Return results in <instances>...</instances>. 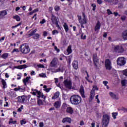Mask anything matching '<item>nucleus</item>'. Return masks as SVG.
Segmentation results:
<instances>
[{"label":"nucleus","mask_w":127,"mask_h":127,"mask_svg":"<svg viewBox=\"0 0 127 127\" xmlns=\"http://www.w3.org/2000/svg\"><path fill=\"white\" fill-rule=\"evenodd\" d=\"M70 102L71 105L77 106V105L81 104V102H82V98L79 95H73L70 97Z\"/></svg>","instance_id":"1"},{"label":"nucleus","mask_w":127,"mask_h":127,"mask_svg":"<svg viewBox=\"0 0 127 127\" xmlns=\"http://www.w3.org/2000/svg\"><path fill=\"white\" fill-rule=\"evenodd\" d=\"M20 51L22 54H28L30 52V48L27 44H23L20 46Z\"/></svg>","instance_id":"2"},{"label":"nucleus","mask_w":127,"mask_h":127,"mask_svg":"<svg viewBox=\"0 0 127 127\" xmlns=\"http://www.w3.org/2000/svg\"><path fill=\"white\" fill-rule=\"evenodd\" d=\"M78 21L79 23H80L81 27L82 28H84L85 27L84 26V24H86L87 23V18H86V15L85 14V13L82 12V16L78 15H77Z\"/></svg>","instance_id":"3"},{"label":"nucleus","mask_w":127,"mask_h":127,"mask_svg":"<svg viewBox=\"0 0 127 127\" xmlns=\"http://www.w3.org/2000/svg\"><path fill=\"white\" fill-rule=\"evenodd\" d=\"M103 125L105 127H107L110 124V116L108 114L103 115L102 119Z\"/></svg>","instance_id":"4"},{"label":"nucleus","mask_w":127,"mask_h":127,"mask_svg":"<svg viewBox=\"0 0 127 127\" xmlns=\"http://www.w3.org/2000/svg\"><path fill=\"white\" fill-rule=\"evenodd\" d=\"M93 61L96 69H100V67H99V65H100V60L99 58H98L97 54H94L93 55Z\"/></svg>","instance_id":"5"},{"label":"nucleus","mask_w":127,"mask_h":127,"mask_svg":"<svg viewBox=\"0 0 127 127\" xmlns=\"http://www.w3.org/2000/svg\"><path fill=\"white\" fill-rule=\"evenodd\" d=\"M126 63L127 61H126L124 57H119L117 60V64L119 66H125Z\"/></svg>","instance_id":"6"},{"label":"nucleus","mask_w":127,"mask_h":127,"mask_svg":"<svg viewBox=\"0 0 127 127\" xmlns=\"http://www.w3.org/2000/svg\"><path fill=\"white\" fill-rule=\"evenodd\" d=\"M105 66L106 70H109V71L112 69L113 66H112V61L109 59L105 60Z\"/></svg>","instance_id":"7"},{"label":"nucleus","mask_w":127,"mask_h":127,"mask_svg":"<svg viewBox=\"0 0 127 127\" xmlns=\"http://www.w3.org/2000/svg\"><path fill=\"white\" fill-rule=\"evenodd\" d=\"M114 51L115 52H118V53H124L125 49L124 48V46L122 45H116L114 47Z\"/></svg>","instance_id":"8"},{"label":"nucleus","mask_w":127,"mask_h":127,"mask_svg":"<svg viewBox=\"0 0 127 127\" xmlns=\"http://www.w3.org/2000/svg\"><path fill=\"white\" fill-rule=\"evenodd\" d=\"M96 95V90L95 89L92 88L90 94L89 102L91 103L94 100L95 98V95Z\"/></svg>","instance_id":"9"},{"label":"nucleus","mask_w":127,"mask_h":127,"mask_svg":"<svg viewBox=\"0 0 127 127\" xmlns=\"http://www.w3.org/2000/svg\"><path fill=\"white\" fill-rule=\"evenodd\" d=\"M31 91H32V94L33 95V96H36V94H37V97L38 98V99L41 98V94L42 93H41V92H40V91H38L37 89H34L33 88H32L31 89ZM33 91L34 92H33Z\"/></svg>","instance_id":"10"},{"label":"nucleus","mask_w":127,"mask_h":127,"mask_svg":"<svg viewBox=\"0 0 127 127\" xmlns=\"http://www.w3.org/2000/svg\"><path fill=\"white\" fill-rule=\"evenodd\" d=\"M64 84L65 88H67V89H72V82L71 81H68L66 79L64 80Z\"/></svg>","instance_id":"11"},{"label":"nucleus","mask_w":127,"mask_h":127,"mask_svg":"<svg viewBox=\"0 0 127 127\" xmlns=\"http://www.w3.org/2000/svg\"><path fill=\"white\" fill-rule=\"evenodd\" d=\"M101 29V22L100 21H98L95 27H94V30L97 33H99V32L100 31V29Z\"/></svg>","instance_id":"12"},{"label":"nucleus","mask_w":127,"mask_h":127,"mask_svg":"<svg viewBox=\"0 0 127 127\" xmlns=\"http://www.w3.org/2000/svg\"><path fill=\"white\" fill-rule=\"evenodd\" d=\"M79 92L82 98L85 99V98H86V96H85V89H84V87L83 86V85L80 86V88L79 89Z\"/></svg>","instance_id":"13"},{"label":"nucleus","mask_w":127,"mask_h":127,"mask_svg":"<svg viewBox=\"0 0 127 127\" xmlns=\"http://www.w3.org/2000/svg\"><path fill=\"white\" fill-rule=\"evenodd\" d=\"M72 122V119L69 117H65L63 118L62 123L63 124H65V123H67L68 124H71Z\"/></svg>","instance_id":"14"},{"label":"nucleus","mask_w":127,"mask_h":127,"mask_svg":"<svg viewBox=\"0 0 127 127\" xmlns=\"http://www.w3.org/2000/svg\"><path fill=\"white\" fill-rule=\"evenodd\" d=\"M25 98H26V97L24 95L18 96L17 97L18 102L23 104V103H24V101H25Z\"/></svg>","instance_id":"15"},{"label":"nucleus","mask_w":127,"mask_h":127,"mask_svg":"<svg viewBox=\"0 0 127 127\" xmlns=\"http://www.w3.org/2000/svg\"><path fill=\"white\" fill-rule=\"evenodd\" d=\"M72 65L75 70H78L79 68V64L78 61H73L72 63Z\"/></svg>","instance_id":"16"},{"label":"nucleus","mask_w":127,"mask_h":127,"mask_svg":"<svg viewBox=\"0 0 127 127\" xmlns=\"http://www.w3.org/2000/svg\"><path fill=\"white\" fill-rule=\"evenodd\" d=\"M66 113L69 115H73V114H74V109L71 107H67L66 109Z\"/></svg>","instance_id":"17"},{"label":"nucleus","mask_w":127,"mask_h":127,"mask_svg":"<svg viewBox=\"0 0 127 127\" xmlns=\"http://www.w3.org/2000/svg\"><path fill=\"white\" fill-rule=\"evenodd\" d=\"M5 15H7V12L5 10L0 11V18L2 19L5 17Z\"/></svg>","instance_id":"18"},{"label":"nucleus","mask_w":127,"mask_h":127,"mask_svg":"<svg viewBox=\"0 0 127 127\" xmlns=\"http://www.w3.org/2000/svg\"><path fill=\"white\" fill-rule=\"evenodd\" d=\"M51 19L52 20V23H53V24H55V23L58 22V20H57V17H56V16H55L53 14H52Z\"/></svg>","instance_id":"19"},{"label":"nucleus","mask_w":127,"mask_h":127,"mask_svg":"<svg viewBox=\"0 0 127 127\" xmlns=\"http://www.w3.org/2000/svg\"><path fill=\"white\" fill-rule=\"evenodd\" d=\"M64 70H65V68H64V66L61 65L58 69H56L55 71H54V73H57L58 72H62L63 73Z\"/></svg>","instance_id":"20"},{"label":"nucleus","mask_w":127,"mask_h":127,"mask_svg":"<svg viewBox=\"0 0 127 127\" xmlns=\"http://www.w3.org/2000/svg\"><path fill=\"white\" fill-rule=\"evenodd\" d=\"M14 68L15 69H19V70H22V69H25V68H27V65H26V64L20 65L18 66H15Z\"/></svg>","instance_id":"21"},{"label":"nucleus","mask_w":127,"mask_h":127,"mask_svg":"<svg viewBox=\"0 0 127 127\" xmlns=\"http://www.w3.org/2000/svg\"><path fill=\"white\" fill-rule=\"evenodd\" d=\"M30 76H27L25 78L23 79V83L26 87H27V83H28V81H29V79H30Z\"/></svg>","instance_id":"22"},{"label":"nucleus","mask_w":127,"mask_h":127,"mask_svg":"<svg viewBox=\"0 0 127 127\" xmlns=\"http://www.w3.org/2000/svg\"><path fill=\"white\" fill-rule=\"evenodd\" d=\"M60 95V92L59 91H57L54 94V96L52 97V100H55V99H58L59 98V96Z\"/></svg>","instance_id":"23"},{"label":"nucleus","mask_w":127,"mask_h":127,"mask_svg":"<svg viewBox=\"0 0 127 127\" xmlns=\"http://www.w3.org/2000/svg\"><path fill=\"white\" fill-rule=\"evenodd\" d=\"M109 95L114 100H119V97H117V95L114 93L110 92Z\"/></svg>","instance_id":"24"},{"label":"nucleus","mask_w":127,"mask_h":127,"mask_svg":"<svg viewBox=\"0 0 127 127\" xmlns=\"http://www.w3.org/2000/svg\"><path fill=\"white\" fill-rule=\"evenodd\" d=\"M51 64H52V67H55L57 65V63L56 62V58H54L52 62H51Z\"/></svg>","instance_id":"25"},{"label":"nucleus","mask_w":127,"mask_h":127,"mask_svg":"<svg viewBox=\"0 0 127 127\" xmlns=\"http://www.w3.org/2000/svg\"><path fill=\"white\" fill-rule=\"evenodd\" d=\"M122 37L124 40H127V30L123 32Z\"/></svg>","instance_id":"26"},{"label":"nucleus","mask_w":127,"mask_h":127,"mask_svg":"<svg viewBox=\"0 0 127 127\" xmlns=\"http://www.w3.org/2000/svg\"><path fill=\"white\" fill-rule=\"evenodd\" d=\"M37 105L38 106H42L44 105V100L40 99V98H38L37 99Z\"/></svg>","instance_id":"27"},{"label":"nucleus","mask_w":127,"mask_h":127,"mask_svg":"<svg viewBox=\"0 0 127 127\" xmlns=\"http://www.w3.org/2000/svg\"><path fill=\"white\" fill-rule=\"evenodd\" d=\"M61 106V103H60V101H58L55 102L54 107H55L56 109H59Z\"/></svg>","instance_id":"28"},{"label":"nucleus","mask_w":127,"mask_h":127,"mask_svg":"<svg viewBox=\"0 0 127 127\" xmlns=\"http://www.w3.org/2000/svg\"><path fill=\"white\" fill-rule=\"evenodd\" d=\"M63 27L65 32H67L68 31H69V26H68V25H67L66 23H64Z\"/></svg>","instance_id":"29"},{"label":"nucleus","mask_w":127,"mask_h":127,"mask_svg":"<svg viewBox=\"0 0 127 127\" xmlns=\"http://www.w3.org/2000/svg\"><path fill=\"white\" fill-rule=\"evenodd\" d=\"M13 119L12 118H10L9 119V121L8 122V124L9 125H15L17 122L16 121H13Z\"/></svg>","instance_id":"30"},{"label":"nucleus","mask_w":127,"mask_h":127,"mask_svg":"<svg viewBox=\"0 0 127 127\" xmlns=\"http://www.w3.org/2000/svg\"><path fill=\"white\" fill-rule=\"evenodd\" d=\"M66 51H67V55H69V54H71V53H72V48H71V46H69L67 47Z\"/></svg>","instance_id":"31"},{"label":"nucleus","mask_w":127,"mask_h":127,"mask_svg":"<svg viewBox=\"0 0 127 127\" xmlns=\"http://www.w3.org/2000/svg\"><path fill=\"white\" fill-rule=\"evenodd\" d=\"M1 83L3 86V89H5V88H7V86L6 85V82H5V80H4V79L1 80Z\"/></svg>","instance_id":"32"},{"label":"nucleus","mask_w":127,"mask_h":127,"mask_svg":"<svg viewBox=\"0 0 127 127\" xmlns=\"http://www.w3.org/2000/svg\"><path fill=\"white\" fill-rule=\"evenodd\" d=\"M119 0H112L111 2H110V4L113 5V4H114V5H116V4H118L119 3Z\"/></svg>","instance_id":"33"},{"label":"nucleus","mask_w":127,"mask_h":127,"mask_svg":"<svg viewBox=\"0 0 127 127\" xmlns=\"http://www.w3.org/2000/svg\"><path fill=\"white\" fill-rule=\"evenodd\" d=\"M40 38V35H39L38 33L35 34L34 36L33 37V39H35L36 40H37V39H39Z\"/></svg>","instance_id":"34"},{"label":"nucleus","mask_w":127,"mask_h":127,"mask_svg":"<svg viewBox=\"0 0 127 127\" xmlns=\"http://www.w3.org/2000/svg\"><path fill=\"white\" fill-rule=\"evenodd\" d=\"M95 116L97 118H101V117H102V114L100 113L99 110H97L95 112Z\"/></svg>","instance_id":"35"},{"label":"nucleus","mask_w":127,"mask_h":127,"mask_svg":"<svg viewBox=\"0 0 127 127\" xmlns=\"http://www.w3.org/2000/svg\"><path fill=\"white\" fill-rule=\"evenodd\" d=\"M31 104L32 105V106H35V105H36V99L32 98L31 99Z\"/></svg>","instance_id":"36"},{"label":"nucleus","mask_w":127,"mask_h":127,"mask_svg":"<svg viewBox=\"0 0 127 127\" xmlns=\"http://www.w3.org/2000/svg\"><path fill=\"white\" fill-rule=\"evenodd\" d=\"M13 18L16 19V21H20V17L18 15L13 16Z\"/></svg>","instance_id":"37"},{"label":"nucleus","mask_w":127,"mask_h":127,"mask_svg":"<svg viewBox=\"0 0 127 127\" xmlns=\"http://www.w3.org/2000/svg\"><path fill=\"white\" fill-rule=\"evenodd\" d=\"M67 104H66L65 103H63L62 106V111H64V110H66V109H67Z\"/></svg>","instance_id":"38"},{"label":"nucleus","mask_w":127,"mask_h":127,"mask_svg":"<svg viewBox=\"0 0 127 127\" xmlns=\"http://www.w3.org/2000/svg\"><path fill=\"white\" fill-rule=\"evenodd\" d=\"M8 57V53H4L1 56V58L3 59H6Z\"/></svg>","instance_id":"39"},{"label":"nucleus","mask_w":127,"mask_h":127,"mask_svg":"<svg viewBox=\"0 0 127 127\" xmlns=\"http://www.w3.org/2000/svg\"><path fill=\"white\" fill-rule=\"evenodd\" d=\"M85 73L87 75V76L85 77V79L87 82H89L90 80H89V78L90 76L89 75V73H88V71L87 70L85 71Z\"/></svg>","instance_id":"40"},{"label":"nucleus","mask_w":127,"mask_h":127,"mask_svg":"<svg viewBox=\"0 0 127 127\" xmlns=\"http://www.w3.org/2000/svg\"><path fill=\"white\" fill-rule=\"evenodd\" d=\"M54 9L55 10V11H59L60 10V6H59V5H56L54 7Z\"/></svg>","instance_id":"41"},{"label":"nucleus","mask_w":127,"mask_h":127,"mask_svg":"<svg viewBox=\"0 0 127 127\" xmlns=\"http://www.w3.org/2000/svg\"><path fill=\"white\" fill-rule=\"evenodd\" d=\"M126 83H127V80H126V79H124L121 81V84H122L123 87H125V86H126Z\"/></svg>","instance_id":"42"},{"label":"nucleus","mask_w":127,"mask_h":127,"mask_svg":"<svg viewBox=\"0 0 127 127\" xmlns=\"http://www.w3.org/2000/svg\"><path fill=\"white\" fill-rule=\"evenodd\" d=\"M117 116H118V113L116 112L112 113V117H113V119H114V120H116V119H117Z\"/></svg>","instance_id":"43"},{"label":"nucleus","mask_w":127,"mask_h":127,"mask_svg":"<svg viewBox=\"0 0 127 127\" xmlns=\"http://www.w3.org/2000/svg\"><path fill=\"white\" fill-rule=\"evenodd\" d=\"M86 37H87V36H86V35H84V33H82L81 34V39H83V40H84V39H86Z\"/></svg>","instance_id":"44"},{"label":"nucleus","mask_w":127,"mask_h":127,"mask_svg":"<svg viewBox=\"0 0 127 127\" xmlns=\"http://www.w3.org/2000/svg\"><path fill=\"white\" fill-rule=\"evenodd\" d=\"M122 73L124 76H126V77H127V69L123 70Z\"/></svg>","instance_id":"45"},{"label":"nucleus","mask_w":127,"mask_h":127,"mask_svg":"<svg viewBox=\"0 0 127 127\" xmlns=\"http://www.w3.org/2000/svg\"><path fill=\"white\" fill-rule=\"evenodd\" d=\"M21 126H23V125H25L26 124V121L23 120H22L20 121Z\"/></svg>","instance_id":"46"},{"label":"nucleus","mask_w":127,"mask_h":127,"mask_svg":"<svg viewBox=\"0 0 127 127\" xmlns=\"http://www.w3.org/2000/svg\"><path fill=\"white\" fill-rule=\"evenodd\" d=\"M91 6H92L93 8H92V10H93V11H95V10H96V4L95 3H93L91 4Z\"/></svg>","instance_id":"47"},{"label":"nucleus","mask_w":127,"mask_h":127,"mask_svg":"<svg viewBox=\"0 0 127 127\" xmlns=\"http://www.w3.org/2000/svg\"><path fill=\"white\" fill-rule=\"evenodd\" d=\"M20 25H21V23H19L18 24L13 26L11 27V28L13 29V28H16V27H18V26H19Z\"/></svg>","instance_id":"48"},{"label":"nucleus","mask_w":127,"mask_h":127,"mask_svg":"<svg viewBox=\"0 0 127 127\" xmlns=\"http://www.w3.org/2000/svg\"><path fill=\"white\" fill-rule=\"evenodd\" d=\"M107 11V13H108V15H111V14H113V12H112V11H111V9H108Z\"/></svg>","instance_id":"49"},{"label":"nucleus","mask_w":127,"mask_h":127,"mask_svg":"<svg viewBox=\"0 0 127 127\" xmlns=\"http://www.w3.org/2000/svg\"><path fill=\"white\" fill-rule=\"evenodd\" d=\"M121 19L123 21H125V20H126V19H127V16L126 15L122 16L121 18Z\"/></svg>","instance_id":"50"},{"label":"nucleus","mask_w":127,"mask_h":127,"mask_svg":"<svg viewBox=\"0 0 127 127\" xmlns=\"http://www.w3.org/2000/svg\"><path fill=\"white\" fill-rule=\"evenodd\" d=\"M57 33V34H58V33H59V32H58V31L57 30H54L52 31V34L53 35H55V34Z\"/></svg>","instance_id":"51"},{"label":"nucleus","mask_w":127,"mask_h":127,"mask_svg":"<svg viewBox=\"0 0 127 127\" xmlns=\"http://www.w3.org/2000/svg\"><path fill=\"white\" fill-rule=\"evenodd\" d=\"M26 90V88L25 87H24L23 88H21L20 86V90H19V92H21L22 93L24 92V91H25Z\"/></svg>","instance_id":"52"},{"label":"nucleus","mask_w":127,"mask_h":127,"mask_svg":"<svg viewBox=\"0 0 127 127\" xmlns=\"http://www.w3.org/2000/svg\"><path fill=\"white\" fill-rule=\"evenodd\" d=\"M54 48H55V50H56V51H57L58 53H59V52H60V49H58L57 46H55Z\"/></svg>","instance_id":"53"},{"label":"nucleus","mask_w":127,"mask_h":127,"mask_svg":"<svg viewBox=\"0 0 127 127\" xmlns=\"http://www.w3.org/2000/svg\"><path fill=\"white\" fill-rule=\"evenodd\" d=\"M39 76L41 78H43V77H46V74L45 73H42L39 74Z\"/></svg>","instance_id":"54"},{"label":"nucleus","mask_w":127,"mask_h":127,"mask_svg":"<svg viewBox=\"0 0 127 127\" xmlns=\"http://www.w3.org/2000/svg\"><path fill=\"white\" fill-rule=\"evenodd\" d=\"M47 34H48V32L47 31H44L43 33V36L44 37H46V36H47Z\"/></svg>","instance_id":"55"},{"label":"nucleus","mask_w":127,"mask_h":127,"mask_svg":"<svg viewBox=\"0 0 127 127\" xmlns=\"http://www.w3.org/2000/svg\"><path fill=\"white\" fill-rule=\"evenodd\" d=\"M23 109V105H21L20 108H19L17 110L18 112H21L22 110Z\"/></svg>","instance_id":"56"},{"label":"nucleus","mask_w":127,"mask_h":127,"mask_svg":"<svg viewBox=\"0 0 127 127\" xmlns=\"http://www.w3.org/2000/svg\"><path fill=\"white\" fill-rule=\"evenodd\" d=\"M45 22H46V20H45V19H43L42 21L40 22V23H41V24H44Z\"/></svg>","instance_id":"57"},{"label":"nucleus","mask_w":127,"mask_h":127,"mask_svg":"<svg viewBox=\"0 0 127 127\" xmlns=\"http://www.w3.org/2000/svg\"><path fill=\"white\" fill-rule=\"evenodd\" d=\"M50 90H51V88H47L46 89H44V91H45L46 93H49V92H50Z\"/></svg>","instance_id":"58"},{"label":"nucleus","mask_w":127,"mask_h":127,"mask_svg":"<svg viewBox=\"0 0 127 127\" xmlns=\"http://www.w3.org/2000/svg\"><path fill=\"white\" fill-rule=\"evenodd\" d=\"M41 97L42 98V99H43L44 101H45V99H46V96H44L43 93L41 94Z\"/></svg>","instance_id":"59"},{"label":"nucleus","mask_w":127,"mask_h":127,"mask_svg":"<svg viewBox=\"0 0 127 127\" xmlns=\"http://www.w3.org/2000/svg\"><path fill=\"white\" fill-rule=\"evenodd\" d=\"M37 66L38 68H44V65L42 64H38Z\"/></svg>","instance_id":"60"},{"label":"nucleus","mask_w":127,"mask_h":127,"mask_svg":"<svg viewBox=\"0 0 127 127\" xmlns=\"http://www.w3.org/2000/svg\"><path fill=\"white\" fill-rule=\"evenodd\" d=\"M54 24L58 27V28H59L60 29H61V28L60 27V26H59V22H57V23H55Z\"/></svg>","instance_id":"61"},{"label":"nucleus","mask_w":127,"mask_h":127,"mask_svg":"<svg viewBox=\"0 0 127 127\" xmlns=\"http://www.w3.org/2000/svg\"><path fill=\"white\" fill-rule=\"evenodd\" d=\"M113 14H114L115 16H118V15H119V16H121V15L119 14L118 12H114Z\"/></svg>","instance_id":"62"},{"label":"nucleus","mask_w":127,"mask_h":127,"mask_svg":"<svg viewBox=\"0 0 127 127\" xmlns=\"http://www.w3.org/2000/svg\"><path fill=\"white\" fill-rule=\"evenodd\" d=\"M97 0V3L98 4H102L103 3V0Z\"/></svg>","instance_id":"63"},{"label":"nucleus","mask_w":127,"mask_h":127,"mask_svg":"<svg viewBox=\"0 0 127 127\" xmlns=\"http://www.w3.org/2000/svg\"><path fill=\"white\" fill-rule=\"evenodd\" d=\"M39 127H44V123H43V122H40L39 123Z\"/></svg>","instance_id":"64"}]
</instances>
